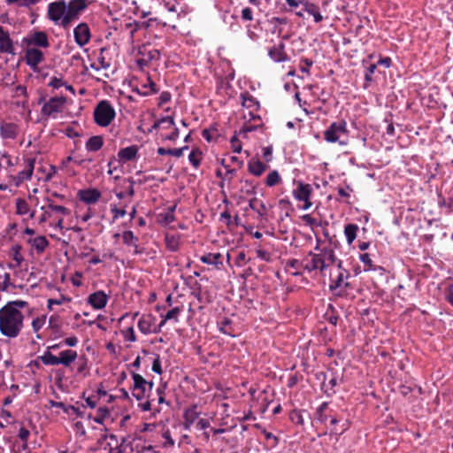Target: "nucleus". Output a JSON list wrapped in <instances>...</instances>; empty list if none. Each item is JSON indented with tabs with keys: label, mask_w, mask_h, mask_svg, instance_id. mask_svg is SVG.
Instances as JSON below:
<instances>
[{
	"label": "nucleus",
	"mask_w": 453,
	"mask_h": 453,
	"mask_svg": "<svg viewBox=\"0 0 453 453\" xmlns=\"http://www.w3.org/2000/svg\"><path fill=\"white\" fill-rule=\"evenodd\" d=\"M358 229V226L353 223L347 224L344 226V235L349 245L352 244L357 238Z\"/></svg>",
	"instance_id": "72a5a7b5"
},
{
	"label": "nucleus",
	"mask_w": 453,
	"mask_h": 453,
	"mask_svg": "<svg viewBox=\"0 0 453 453\" xmlns=\"http://www.w3.org/2000/svg\"><path fill=\"white\" fill-rule=\"evenodd\" d=\"M19 135V127L13 122L0 123V136L4 140H15Z\"/></svg>",
	"instance_id": "aec40b11"
},
{
	"label": "nucleus",
	"mask_w": 453,
	"mask_h": 453,
	"mask_svg": "<svg viewBox=\"0 0 453 453\" xmlns=\"http://www.w3.org/2000/svg\"><path fill=\"white\" fill-rule=\"evenodd\" d=\"M359 260L365 265V271H376L377 268L374 266L370 254L362 253L359 255Z\"/></svg>",
	"instance_id": "8fccbe9b"
},
{
	"label": "nucleus",
	"mask_w": 453,
	"mask_h": 453,
	"mask_svg": "<svg viewBox=\"0 0 453 453\" xmlns=\"http://www.w3.org/2000/svg\"><path fill=\"white\" fill-rule=\"evenodd\" d=\"M340 420L336 417H332L330 419V425L332 426V428L330 430L331 434H337L341 435L349 427L348 423L344 422L341 425L340 427H338Z\"/></svg>",
	"instance_id": "58836bf2"
},
{
	"label": "nucleus",
	"mask_w": 453,
	"mask_h": 453,
	"mask_svg": "<svg viewBox=\"0 0 453 453\" xmlns=\"http://www.w3.org/2000/svg\"><path fill=\"white\" fill-rule=\"evenodd\" d=\"M266 168L267 165L258 159H251L248 163L249 172L255 176L262 175Z\"/></svg>",
	"instance_id": "c756f323"
},
{
	"label": "nucleus",
	"mask_w": 453,
	"mask_h": 453,
	"mask_svg": "<svg viewBox=\"0 0 453 453\" xmlns=\"http://www.w3.org/2000/svg\"><path fill=\"white\" fill-rule=\"evenodd\" d=\"M303 11L306 12L308 14L311 15L316 23H319L323 20V16L319 12V7L313 3H310L309 1L302 2Z\"/></svg>",
	"instance_id": "cd10ccee"
},
{
	"label": "nucleus",
	"mask_w": 453,
	"mask_h": 453,
	"mask_svg": "<svg viewBox=\"0 0 453 453\" xmlns=\"http://www.w3.org/2000/svg\"><path fill=\"white\" fill-rule=\"evenodd\" d=\"M40 0H5L7 4H16L19 7H31L38 4Z\"/></svg>",
	"instance_id": "864d4df0"
},
{
	"label": "nucleus",
	"mask_w": 453,
	"mask_h": 453,
	"mask_svg": "<svg viewBox=\"0 0 453 453\" xmlns=\"http://www.w3.org/2000/svg\"><path fill=\"white\" fill-rule=\"evenodd\" d=\"M230 143H231V149L235 153H240L241 150H242V143L240 142V140L237 138L236 135H234L231 140H230Z\"/></svg>",
	"instance_id": "680f3d73"
},
{
	"label": "nucleus",
	"mask_w": 453,
	"mask_h": 453,
	"mask_svg": "<svg viewBox=\"0 0 453 453\" xmlns=\"http://www.w3.org/2000/svg\"><path fill=\"white\" fill-rule=\"evenodd\" d=\"M16 213L19 216H25L29 211L27 202L23 198H18L15 202Z\"/></svg>",
	"instance_id": "49530a36"
},
{
	"label": "nucleus",
	"mask_w": 453,
	"mask_h": 453,
	"mask_svg": "<svg viewBox=\"0 0 453 453\" xmlns=\"http://www.w3.org/2000/svg\"><path fill=\"white\" fill-rule=\"evenodd\" d=\"M242 19L245 21L253 19V11L250 7H245L242 10Z\"/></svg>",
	"instance_id": "338daca9"
},
{
	"label": "nucleus",
	"mask_w": 453,
	"mask_h": 453,
	"mask_svg": "<svg viewBox=\"0 0 453 453\" xmlns=\"http://www.w3.org/2000/svg\"><path fill=\"white\" fill-rule=\"evenodd\" d=\"M280 181L281 177L276 170L270 172L265 179V184L267 187H273L280 183Z\"/></svg>",
	"instance_id": "09e8293b"
},
{
	"label": "nucleus",
	"mask_w": 453,
	"mask_h": 453,
	"mask_svg": "<svg viewBox=\"0 0 453 453\" xmlns=\"http://www.w3.org/2000/svg\"><path fill=\"white\" fill-rule=\"evenodd\" d=\"M35 158L28 157L26 159V168L18 173L13 178V181L16 187H19L25 180L31 179L35 169Z\"/></svg>",
	"instance_id": "2eb2a0df"
},
{
	"label": "nucleus",
	"mask_w": 453,
	"mask_h": 453,
	"mask_svg": "<svg viewBox=\"0 0 453 453\" xmlns=\"http://www.w3.org/2000/svg\"><path fill=\"white\" fill-rule=\"evenodd\" d=\"M262 434L265 435V440L270 444L271 448H275L279 443V438L273 434L262 429Z\"/></svg>",
	"instance_id": "6e6d98bb"
},
{
	"label": "nucleus",
	"mask_w": 453,
	"mask_h": 453,
	"mask_svg": "<svg viewBox=\"0 0 453 453\" xmlns=\"http://www.w3.org/2000/svg\"><path fill=\"white\" fill-rule=\"evenodd\" d=\"M323 378V382L321 384V390L327 395L332 396L336 393L335 387L338 385V378L335 374H333L332 378L326 382V374L325 372H320L318 375V379Z\"/></svg>",
	"instance_id": "4be33fe9"
},
{
	"label": "nucleus",
	"mask_w": 453,
	"mask_h": 453,
	"mask_svg": "<svg viewBox=\"0 0 453 453\" xmlns=\"http://www.w3.org/2000/svg\"><path fill=\"white\" fill-rule=\"evenodd\" d=\"M138 153V147L132 145L119 150L118 152V157L121 162H127L136 158Z\"/></svg>",
	"instance_id": "393cba45"
},
{
	"label": "nucleus",
	"mask_w": 453,
	"mask_h": 453,
	"mask_svg": "<svg viewBox=\"0 0 453 453\" xmlns=\"http://www.w3.org/2000/svg\"><path fill=\"white\" fill-rule=\"evenodd\" d=\"M377 65L372 64L370 65L365 72V81L367 82H371L372 81V74L374 73L376 70Z\"/></svg>",
	"instance_id": "0e129e2a"
},
{
	"label": "nucleus",
	"mask_w": 453,
	"mask_h": 453,
	"mask_svg": "<svg viewBox=\"0 0 453 453\" xmlns=\"http://www.w3.org/2000/svg\"><path fill=\"white\" fill-rule=\"evenodd\" d=\"M114 19L117 21L119 20V27L116 26L115 28H119L122 32H127L129 39L132 41L137 31L149 28L152 22L157 20V19H149L147 21H137L131 18H124L123 19L114 18Z\"/></svg>",
	"instance_id": "39448f33"
},
{
	"label": "nucleus",
	"mask_w": 453,
	"mask_h": 453,
	"mask_svg": "<svg viewBox=\"0 0 453 453\" xmlns=\"http://www.w3.org/2000/svg\"><path fill=\"white\" fill-rule=\"evenodd\" d=\"M25 62L26 64L35 72L38 65L44 59V54L42 50L37 48H26L25 49Z\"/></svg>",
	"instance_id": "f8f14e48"
},
{
	"label": "nucleus",
	"mask_w": 453,
	"mask_h": 453,
	"mask_svg": "<svg viewBox=\"0 0 453 453\" xmlns=\"http://www.w3.org/2000/svg\"><path fill=\"white\" fill-rule=\"evenodd\" d=\"M196 404H192L187 408L183 412V427L185 430H189L191 426L199 418L201 412L198 411Z\"/></svg>",
	"instance_id": "412c9836"
},
{
	"label": "nucleus",
	"mask_w": 453,
	"mask_h": 453,
	"mask_svg": "<svg viewBox=\"0 0 453 453\" xmlns=\"http://www.w3.org/2000/svg\"><path fill=\"white\" fill-rule=\"evenodd\" d=\"M104 145V141L102 136L95 135L91 136L88 140H87V150L90 151H97Z\"/></svg>",
	"instance_id": "ea45409f"
},
{
	"label": "nucleus",
	"mask_w": 453,
	"mask_h": 453,
	"mask_svg": "<svg viewBox=\"0 0 453 453\" xmlns=\"http://www.w3.org/2000/svg\"><path fill=\"white\" fill-rule=\"evenodd\" d=\"M303 270L311 273L315 270H320L324 272L327 266L325 265V261L317 254L310 251L308 256L303 258Z\"/></svg>",
	"instance_id": "ddd939ff"
},
{
	"label": "nucleus",
	"mask_w": 453,
	"mask_h": 453,
	"mask_svg": "<svg viewBox=\"0 0 453 453\" xmlns=\"http://www.w3.org/2000/svg\"><path fill=\"white\" fill-rule=\"evenodd\" d=\"M289 418L294 423H296L297 425L303 424V418L302 412L300 411H296V410L293 411L290 413Z\"/></svg>",
	"instance_id": "052dcab7"
},
{
	"label": "nucleus",
	"mask_w": 453,
	"mask_h": 453,
	"mask_svg": "<svg viewBox=\"0 0 453 453\" xmlns=\"http://www.w3.org/2000/svg\"><path fill=\"white\" fill-rule=\"evenodd\" d=\"M241 98L242 106L250 110V118L253 119H256V116L253 114V112L257 111L259 109V102L249 92L242 93Z\"/></svg>",
	"instance_id": "5701e85b"
},
{
	"label": "nucleus",
	"mask_w": 453,
	"mask_h": 453,
	"mask_svg": "<svg viewBox=\"0 0 453 453\" xmlns=\"http://www.w3.org/2000/svg\"><path fill=\"white\" fill-rule=\"evenodd\" d=\"M48 208L52 212L59 213V214H62V215L69 214V210L67 208H65V206H63V205H57V204H54L52 203H50L49 205H48Z\"/></svg>",
	"instance_id": "4d7b16f0"
},
{
	"label": "nucleus",
	"mask_w": 453,
	"mask_h": 453,
	"mask_svg": "<svg viewBox=\"0 0 453 453\" xmlns=\"http://www.w3.org/2000/svg\"><path fill=\"white\" fill-rule=\"evenodd\" d=\"M25 316L21 311L11 310L6 306L0 309V333L4 337L14 339L24 327Z\"/></svg>",
	"instance_id": "f03ea898"
},
{
	"label": "nucleus",
	"mask_w": 453,
	"mask_h": 453,
	"mask_svg": "<svg viewBox=\"0 0 453 453\" xmlns=\"http://www.w3.org/2000/svg\"><path fill=\"white\" fill-rule=\"evenodd\" d=\"M347 134V122L342 119L330 124L327 129L324 132V139L327 142L334 143L338 142L340 144H345V142H342L339 140L342 134Z\"/></svg>",
	"instance_id": "6e6552de"
},
{
	"label": "nucleus",
	"mask_w": 453,
	"mask_h": 453,
	"mask_svg": "<svg viewBox=\"0 0 453 453\" xmlns=\"http://www.w3.org/2000/svg\"><path fill=\"white\" fill-rule=\"evenodd\" d=\"M73 34L76 43L81 47L85 46V22L80 23L74 28Z\"/></svg>",
	"instance_id": "4c0bfd02"
},
{
	"label": "nucleus",
	"mask_w": 453,
	"mask_h": 453,
	"mask_svg": "<svg viewBox=\"0 0 453 453\" xmlns=\"http://www.w3.org/2000/svg\"><path fill=\"white\" fill-rule=\"evenodd\" d=\"M104 49L101 48L99 52H93V58L90 54H88V61L90 62V68L99 71L101 69H106L109 67V63L104 57Z\"/></svg>",
	"instance_id": "6ab92c4d"
},
{
	"label": "nucleus",
	"mask_w": 453,
	"mask_h": 453,
	"mask_svg": "<svg viewBox=\"0 0 453 453\" xmlns=\"http://www.w3.org/2000/svg\"><path fill=\"white\" fill-rule=\"evenodd\" d=\"M108 300L109 295L103 290H97L88 296L87 303H89L96 310H100L106 306Z\"/></svg>",
	"instance_id": "f3484780"
},
{
	"label": "nucleus",
	"mask_w": 453,
	"mask_h": 453,
	"mask_svg": "<svg viewBox=\"0 0 453 453\" xmlns=\"http://www.w3.org/2000/svg\"><path fill=\"white\" fill-rule=\"evenodd\" d=\"M350 274L349 271L342 269V271L339 273L336 279L331 280L329 285L330 291L334 292V295L337 296H344L346 295V289L349 288V283L347 280Z\"/></svg>",
	"instance_id": "9b49d317"
},
{
	"label": "nucleus",
	"mask_w": 453,
	"mask_h": 453,
	"mask_svg": "<svg viewBox=\"0 0 453 453\" xmlns=\"http://www.w3.org/2000/svg\"><path fill=\"white\" fill-rule=\"evenodd\" d=\"M22 247L20 244H14L10 249V256L15 261V266H20L24 261V257L21 255Z\"/></svg>",
	"instance_id": "e433bc0d"
},
{
	"label": "nucleus",
	"mask_w": 453,
	"mask_h": 453,
	"mask_svg": "<svg viewBox=\"0 0 453 453\" xmlns=\"http://www.w3.org/2000/svg\"><path fill=\"white\" fill-rule=\"evenodd\" d=\"M138 84L142 96H148L157 92V85L150 76H147L143 81H138Z\"/></svg>",
	"instance_id": "a878e982"
},
{
	"label": "nucleus",
	"mask_w": 453,
	"mask_h": 453,
	"mask_svg": "<svg viewBox=\"0 0 453 453\" xmlns=\"http://www.w3.org/2000/svg\"><path fill=\"white\" fill-rule=\"evenodd\" d=\"M27 242L36 250L38 254L42 253L50 242L44 235L30 238Z\"/></svg>",
	"instance_id": "c85d7f7f"
},
{
	"label": "nucleus",
	"mask_w": 453,
	"mask_h": 453,
	"mask_svg": "<svg viewBox=\"0 0 453 453\" xmlns=\"http://www.w3.org/2000/svg\"><path fill=\"white\" fill-rule=\"evenodd\" d=\"M4 306L16 311H21V309L28 306V303L23 300H14L7 302Z\"/></svg>",
	"instance_id": "603ef678"
},
{
	"label": "nucleus",
	"mask_w": 453,
	"mask_h": 453,
	"mask_svg": "<svg viewBox=\"0 0 453 453\" xmlns=\"http://www.w3.org/2000/svg\"><path fill=\"white\" fill-rule=\"evenodd\" d=\"M160 5L167 12L177 14L179 2L178 0H160Z\"/></svg>",
	"instance_id": "37998d69"
},
{
	"label": "nucleus",
	"mask_w": 453,
	"mask_h": 453,
	"mask_svg": "<svg viewBox=\"0 0 453 453\" xmlns=\"http://www.w3.org/2000/svg\"><path fill=\"white\" fill-rule=\"evenodd\" d=\"M45 317H37L32 320V327L34 332L37 333L39 330H41V328L43 326L45 323Z\"/></svg>",
	"instance_id": "bf43d9fd"
},
{
	"label": "nucleus",
	"mask_w": 453,
	"mask_h": 453,
	"mask_svg": "<svg viewBox=\"0 0 453 453\" xmlns=\"http://www.w3.org/2000/svg\"><path fill=\"white\" fill-rule=\"evenodd\" d=\"M324 261L325 265L329 267L331 265L334 264L337 260L335 253L334 250L330 247H324L321 249L320 252L317 253Z\"/></svg>",
	"instance_id": "7c9ffc66"
},
{
	"label": "nucleus",
	"mask_w": 453,
	"mask_h": 453,
	"mask_svg": "<svg viewBox=\"0 0 453 453\" xmlns=\"http://www.w3.org/2000/svg\"><path fill=\"white\" fill-rule=\"evenodd\" d=\"M200 261L203 264L213 265L219 268L223 265L222 255L220 253H207L200 257Z\"/></svg>",
	"instance_id": "bb28decb"
},
{
	"label": "nucleus",
	"mask_w": 453,
	"mask_h": 453,
	"mask_svg": "<svg viewBox=\"0 0 453 453\" xmlns=\"http://www.w3.org/2000/svg\"><path fill=\"white\" fill-rule=\"evenodd\" d=\"M101 197V193L96 188H87V204L95 203Z\"/></svg>",
	"instance_id": "5fc2aeb1"
},
{
	"label": "nucleus",
	"mask_w": 453,
	"mask_h": 453,
	"mask_svg": "<svg viewBox=\"0 0 453 453\" xmlns=\"http://www.w3.org/2000/svg\"><path fill=\"white\" fill-rule=\"evenodd\" d=\"M268 56L273 61L276 63H281L289 60L288 56L285 51V43L283 41H280L277 44H274L269 48Z\"/></svg>",
	"instance_id": "dca6fc26"
},
{
	"label": "nucleus",
	"mask_w": 453,
	"mask_h": 453,
	"mask_svg": "<svg viewBox=\"0 0 453 453\" xmlns=\"http://www.w3.org/2000/svg\"><path fill=\"white\" fill-rule=\"evenodd\" d=\"M0 52L15 55V48L10 34L0 26Z\"/></svg>",
	"instance_id": "a211bd4d"
},
{
	"label": "nucleus",
	"mask_w": 453,
	"mask_h": 453,
	"mask_svg": "<svg viewBox=\"0 0 453 453\" xmlns=\"http://www.w3.org/2000/svg\"><path fill=\"white\" fill-rule=\"evenodd\" d=\"M76 357H77V354L73 350L66 349V350L61 351L59 354V357H58V365H68L76 358Z\"/></svg>",
	"instance_id": "c9c22d12"
},
{
	"label": "nucleus",
	"mask_w": 453,
	"mask_h": 453,
	"mask_svg": "<svg viewBox=\"0 0 453 453\" xmlns=\"http://www.w3.org/2000/svg\"><path fill=\"white\" fill-rule=\"evenodd\" d=\"M181 312V309L180 307H174L172 310L168 311L164 317L165 319H174L175 321H178V316Z\"/></svg>",
	"instance_id": "13d9d810"
},
{
	"label": "nucleus",
	"mask_w": 453,
	"mask_h": 453,
	"mask_svg": "<svg viewBox=\"0 0 453 453\" xmlns=\"http://www.w3.org/2000/svg\"><path fill=\"white\" fill-rule=\"evenodd\" d=\"M202 158V151L197 148L193 149L188 155V161L196 169H197L200 166Z\"/></svg>",
	"instance_id": "a19ab883"
},
{
	"label": "nucleus",
	"mask_w": 453,
	"mask_h": 453,
	"mask_svg": "<svg viewBox=\"0 0 453 453\" xmlns=\"http://www.w3.org/2000/svg\"><path fill=\"white\" fill-rule=\"evenodd\" d=\"M66 98L61 95L50 96H42L38 98L37 104H42L41 114L48 119H58V115L63 112Z\"/></svg>",
	"instance_id": "7ed1b4c3"
},
{
	"label": "nucleus",
	"mask_w": 453,
	"mask_h": 453,
	"mask_svg": "<svg viewBox=\"0 0 453 453\" xmlns=\"http://www.w3.org/2000/svg\"><path fill=\"white\" fill-rule=\"evenodd\" d=\"M134 385L131 388L132 395L137 400L145 398L147 391H150L153 387V382L147 381L141 374L132 372Z\"/></svg>",
	"instance_id": "1a4fd4ad"
},
{
	"label": "nucleus",
	"mask_w": 453,
	"mask_h": 453,
	"mask_svg": "<svg viewBox=\"0 0 453 453\" xmlns=\"http://www.w3.org/2000/svg\"><path fill=\"white\" fill-rule=\"evenodd\" d=\"M21 45L25 48L47 49L50 47L49 37L44 31L32 30L22 38Z\"/></svg>",
	"instance_id": "0eeeda50"
},
{
	"label": "nucleus",
	"mask_w": 453,
	"mask_h": 453,
	"mask_svg": "<svg viewBox=\"0 0 453 453\" xmlns=\"http://www.w3.org/2000/svg\"><path fill=\"white\" fill-rule=\"evenodd\" d=\"M137 65L140 68L147 66H157L161 58L160 50L151 48L150 45H142L138 50Z\"/></svg>",
	"instance_id": "423d86ee"
},
{
	"label": "nucleus",
	"mask_w": 453,
	"mask_h": 453,
	"mask_svg": "<svg viewBox=\"0 0 453 453\" xmlns=\"http://www.w3.org/2000/svg\"><path fill=\"white\" fill-rule=\"evenodd\" d=\"M312 190L311 185L299 181L297 188L293 190V196L297 201L311 199Z\"/></svg>",
	"instance_id": "b1692460"
},
{
	"label": "nucleus",
	"mask_w": 453,
	"mask_h": 453,
	"mask_svg": "<svg viewBox=\"0 0 453 453\" xmlns=\"http://www.w3.org/2000/svg\"><path fill=\"white\" fill-rule=\"evenodd\" d=\"M84 162L85 157L81 154L73 152L63 161V165L66 168L68 173L76 174L80 169L83 168Z\"/></svg>",
	"instance_id": "4468645a"
},
{
	"label": "nucleus",
	"mask_w": 453,
	"mask_h": 453,
	"mask_svg": "<svg viewBox=\"0 0 453 453\" xmlns=\"http://www.w3.org/2000/svg\"><path fill=\"white\" fill-rule=\"evenodd\" d=\"M188 146H184L182 148L179 149H165L163 147H160L157 149V154L164 156V155H171L176 157H180L183 155L184 150H187Z\"/></svg>",
	"instance_id": "79ce46f5"
},
{
	"label": "nucleus",
	"mask_w": 453,
	"mask_h": 453,
	"mask_svg": "<svg viewBox=\"0 0 453 453\" xmlns=\"http://www.w3.org/2000/svg\"><path fill=\"white\" fill-rule=\"evenodd\" d=\"M158 222L161 225L167 226L175 220L174 214H171L167 211L161 212L157 215Z\"/></svg>",
	"instance_id": "3c124183"
},
{
	"label": "nucleus",
	"mask_w": 453,
	"mask_h": 453,
	"mask_svg": "<svg viewBox=\"0 0 453 453\" xmlns=\"http://www.w3.org/2000/svg\"><path fill=\"white\" fill-rule=\"evenodd\" d=\"M122 240L124 244L128 246H134L135 249H137V242L138 238L134 236V233L130 230L125 231L122 234Z\"/></svg>",
	"instance_id": "de8ad7c7"
},
{
	"label": "nucleus",
	"mask_w": 453,
	"mask_h": 453,
	"mask_svg": "<svg viewBox=\"0 0 453 453\" xmlns=\"http://www.w3.org/2000/svg\"><path fill=\"white\" fill-rule=\"evenodd\" d=\"M116 117V111L111 104L108 100H101L96 105L93 111V119L95 123L101 127H106L111 125Z\"/></svg>",
	"instance_id": "20e7f679"
},
{
	"label": "nucleus",
	"mask_w": 453,
	"mask_h": 453,
	"mask_svg": "<svg viewBox=\"0 0 453 453\" xmlns=\"http://www.w3.org/2000/svg\"><path fill=\"white\" fill-rule=\"evenodd\" d=\"M83 10H85V0H70L69 2L58 0L49 4L48 18L55 25L65 27Z\"/></svg>",
	"instance_id": "f257e3e1"
},
{
	"label": "nucleus",
	"mask_w": 453,
	"mask_h": 453,
	"mask_svg": "<svg viewBox=\"0 0 453 453\" xmlns=\"http://www.w3.org/2000/svg\"><path fill=\"white\" fill-rule=\"evenodd\" d=\"M57 345H52L44 353L39 357L42 363L45 365H58V359L57 356H54L50 351V349H57Z\"/></svg>",
	"instance_id": "473e14b6"
},
{
	"label": "nucleus",
	"mask_w": 453,
	"mask_h": 453,
	"mask_svg": "<svg viewBox=\"0 0 453 453\" xmlns=\"http://www.w3.org/2000/svg\"><path fill=\"white\" fill-rule=\"evenodd\" d=\"M219 329L221 333L224 334L229 335L231 337H234L235 334H234V328H233V321L228 318H222L218 322Z\"/></svg>",
	"instance_id": "2f4dec72"
},
{
	"label": "nucleus",
	"mask_w": 453,
	"mask_h": 453,
	"mask_svg": "<svg viewBox=\"0 0 453 453\" xmlns=\"http://www.w3.org/2000/svg\"><path fill=\"white\" fill-rule=\"evenodd\" d=\"M162 124H166L165 128L173 127L175 126L173 119L170 116H166V117H163L160 119L155 121L154 124L152 125L151 128L150 129V132H151L152 130L158 129Z\"/></svg>",
	"instance_id": "a18cd8bd"
},
{
	"label": "nucleus",
	"mask_w": 453,
	"mask_h": 453,
	"mask_svg": "<svg viewBox=\"0 0 453 453\" xmlns=\"http://www.w3.org/2000/svg\"><path fill=\"white\" fill-rule=\"evenodd\" d=\"M48 86L52 89L58 90L60 88H64V86H65V81H64L62 75H52L50 77Z\"/></svg>",
	"instance_id": "c03bdc74"
},
{
	"label": "nucleus",
	"mask_w": 453,
	"mask_h": 453,
	"mask_svg": "<svg viewBox=\"0 0 453 453\" xmlns=\"http://www.w3.org/2000/svg\"><path fill=\"white\" fill-rule=\"evenodd\" d=\"M107 439V434H101L100 438L97 439L96 445L89 446V449L92 451L104 450L107 453H122L121 445H118V440L115 435L111 434L109 436L111 441H115V446H111V443L108 442Z\"/></svg>",
	"instance_id": "9d476101"
},
{
	"label": "nucleus",
	"mask_w": 453,
	"mask_h": 453,
	"mask_svg": "<svg viewBox=\"0 0 453 453\" xmlns=\"http://www.w3.org/2000/svg\"><path fill=\"white\" fill-rule=\"evenodd\" d=\"M125 340L134 342L136 341L134 330L133 327H128L124 333Z\"/></svg>",
	"instance_id": "774afa93"
},
{
	"label": "nucleus",
	"mask_w": 453,
	"mask_h": 453,
	"mask_svg": "<svg viewBox=\"0 0 453 453\" xmlns=\"http://www.w3.org/2000/svg\"><path fill=\"white\" fill-rule=\"evenodd\" d=\"M151 370L155 373L159 374V375L163 373L161 360H160V357L158 355L156 357V358L152 362Z\"/></svg>",
	"instance_id": "e2e57ef3"
},
{
	"label": "nucleus",
	"mask_w": 453,
	"mask_h": 453,
	"mask_svg": "<svg viewBox=\"0 0 453 453\" xmlns=\"http://www.w3.org/2000/svg\"><path fill=\"white\" fill-rule=\"evenodd\" d=\"M73 428H74L76 434H79L81 435L85 434V427H84L81 420L73 419Z\"/></svg>",
	"instance_id": "69168bd1"
},
{
	"label": "nucleus",
	"mask_w": 453,
	"mask_h": 453,
	"mask_svg": "<svg viewBox=\"0 0 453 453\" xmlns=\"http://www.w3.org/2000/svg\"><path fill=\"white\" fill-rule=\"evenodd\" d=\"M328 405L327 402H324L317 408L314 417L318 422L325 424L329 418V415L326 414Z\"/></svg>",
	"instance_id": "f704fd0d"
}]
</instances>
